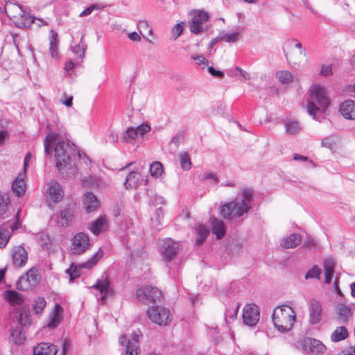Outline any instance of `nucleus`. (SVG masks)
<instances>
[{"label": "nucleus", "mask_w": 355, "mask_h": 355, "mask_svg": "<svg viewBox=\"0 0 355 355\" xmlns=\"http://www.w3.org/2000/svg\"><path fill=\"white\" fill-rule=\"evenodd\" d=\"M73 144L68 139H59L55 147V157L56 167L61 175L67 178H73L77 172V168L72 162Z\"/></svg>", "instance_id": "1"}, {"label": "nucleus", "mask_w": 355, "mask_h": 355, "mask_svg": "<svg viewBox=\"0 0 355 355\" xmlns=\"http://www.w3.org/2000/svg\"><path fill=\"white\" fill-rule=\"evenodd\" d=\"M272 322L277 329L281 332L289 331L295 321V313L288 306L276 307L272 315Z\"/></svg>", "instance_id": "2"}, {"label": "nucleus", "mask_w": 355, "mask_h": 355, "mask_svg": "<svg viewBox=\"0 0 355 355\" xmlns=\"http://www.w3.org/2000/svg\"><path fill=\"white\" fill-rule=\"evenodd\" d=\"M329 105L326 88L320 85H315L311 89L310 97L307 103L308 113L315 119L316 112L321 109L324 110Z\"/></svg>", "instance_id": "3"}, {"label": "nucleus", "mask_w": 355, "mask_h": 355, "mask_svg": "<svg viewBox=\"0 0 355 355\" xmlns=\"http://www.w3.org/2000/svg\"><path fill=\"white\" fill-rule=\"evenodd\" d=\"M250 208V205L241 201L239 198H236L228 203L221 205L220 211L225 218L232 220L243 216L248 212Z\"/></svg>", "instance_id": "4"}, {"label": "nucleus", "mask_w": 355, "mask_h": 355, "mask_svg": "<svg viewBox=\"0 0 355 355\" xmlns=\"http://www.w3.org/2000/svg\"><path fill=\"white\" fill-rule=\"evenodd\" d=\"M141 334L139 331H134L130 338L121 335L119 338V343L123 347V355H139L140 338Z\"/></svg>", "instance_id": "5"}, {"label": "nucleus", "mask_w": 355, "mask_h": 355, "mask_svg": "<svg viewBox=\"0 0 355 355\" xmlns=\"http://www.w3.org/2000/svg\"><path fill=\"white\" fill-rule=\"evenodd\" d=\"M137 298L138 300L149 305L150 304H155L160 302L162 300V293L157 288L152 286H145L137 291Z\"/></svg>", "instance_id": "6"}, {"label": "nucleus", "mask_w": 355, "mask_h": 355, "mask_svg": "<svg viewBox=\"0 0 355 355\" xmlns=\"http://www.w3.org/2000/svg\"><path fill=\"white\" fill-rule=\"evenodd\" d=\"M149 319L160 326H166L171 321L170 311L168 309L158 305H153L147 311Z\"/></svg>", "instance_id": "7"}, {"label": "nucleus", "mask_w": 355, "mask_h": 355, "mask_svg": "<svg viewBox=\"0 0 355 355\" xmlns=\"http://www.w3.org/2000/svg\"><path fill=\"white\" fill-rule=\"evenodd\" d=\"M19 214L20 210L19 209L14 216L15 222L12 223L6 222L0 225V248H5L12 233L20 228Z\"/></svg>", "instance_id": "8"}, {"label": "nucleus", "mask_w": 355, "mask_h": 355, "mask_svg": "<svg viewBox=\"0 0 355 355\" xmlns=\"http://www.w3.org/2000/svg\"><path fill=\"white\" fill-rule=\"evenodd\" d=\"M39 283V275L35 268L29 269L26 274L21 276L17 282V288L21 291H28Z\"/></svg>", "instance_id": "9"}, {"label": "nucleus", "mask_w": 355, "mask_h": 355, "mask_svg": "<svg viewBox=\"0 0 355 355\" xmlns=\"http://www.w3.org/2000/svg\"><path fill=\"white\" fill-rule=\"evenodd\" d=\"M91 288L96 290L99 293L100 297L98 299L102 303H104L107 298L114 295V291L110 285V281L107 275L98 279Z\"/></svg>", "instance_id": "10"}, {"label": "nucleus", "mask_w": 355, "mask_h": 355, "mask_svg": "<svg viewBox=\"0 0 355 355\" xmlns=\"http://www.w3.org/2000/svg\"><path fill=\"white\" fill-rule=\"evenodd\" d=\"M103 255L102 252H101V249H99L98 252H97L88 261L85 263H83L79 264L78 266L75 264H71L70 268L67 270V273L70 277V280L72 282L75 279L79 277L80 276V269L81 268H92L98 261L101 258Z\"/></svg>", "instance_id": "11"}, {"label": "nucleus", "mask_w": 355, "mask_h": 355, "mask_svg": "<svg viewBox=\"0 0 355 355\" xmlns=\"http://www.w3.org/2000/svg\"><path fill=\"white\" fill-rule=\"evenodd\" d=\"M180 247L179 243L173 241L170 238L163 240L160 247V252L163 260L165 261L173 260L180 250Z\"/></svg>", "instance_id": "12"}, {"label": "nucleus", "mask_w": 355, "mask_h": 355, "mask_svg": "<svg viewBox=\"0 0 355 355\" xmlns=\"http://www.w3.org/2000/svg\"><path fill=\"white\" fill-rule=\"evenodd\" d=\"M209 18L207 12L201 10H196L193 13V17L189 22V28L191 33L199 34L205 31L202 26Z\"/></svg>", "instance_id": "13"}, {"label": "nucleus", "mask_w": 355, "mask_h": 355, "mask_svg": "<svg viewBox=\"0 0 355 355\" xmlns=\"http://www.w3.org/2000/svg\"><path fill=\"white\" fill-rule=\"evenodd\" d=\"M89 246L88 236L83 232L76 234L72 239L71 252L73 254H80Z\"/></svg>", "instance_id": "14"}, {"label": "nucleus", "mask_w": 355, "mask_h": 355, "mask_svg": "<svg viewBox=\"0 0 355 355\" xmlns=\"http://www.w3.org/2000/svg\"><path fill=\"white\" fill-rule=\"evenodd\" d=\"M243 322L245 324L253 327L259 320V309L255 304H248L243 309Z\"/></svg>", "instance_id": "15"}, {"label": "nucleus", "mask_w": 355, "mask_h": 355, "mask_svg": "<svg viewBox=\"0 0 355 355\" xmlns=\"http://www.w3.org/2000/svg\"><path fill=\"white\" fill-rule=\"evenodd\" d=\"M148 182V177L143 178L137 171H132L127 175L124 186L126 189H135L142 184L146 185Z\"/></svg>", "instance_id": "16"}, {"label": "nucleus", "mask_w": 355, "mask_h": 355, "mask_svg": "<svg viewBox=\"0 0 355 355\" xmlns=\"http://www.w3.org/2000/svg\"><path fill=\"white\" fill-rule=\"evenodd\" d=\"M12 261L15 267L25 266L28 261V254L21 245L15 246L11 251Z\"/></svg>", "instance_id": "17"}, {"label": "nucleus", "mask_w": 355, "mask_h": 355, "mask_svg": "<svg viewBox=\"0 0 355 355\" xmlns=\"http://www.w3.org/2000/svg\"><path fill=\"white\" fill-rule=\"evenodd\" d=\"M309 322L311 324H316L320 322L322 318V307L320 303L313 299L309 305Z\"/></svg>", "instance_id": "18"}, {"label": "nucleus", "mask_w": 355, "mask_h": 355, "mask_svg": "<svg viewBox=\"0 0 355 355\" xmlns=\"http://www.w3.org/2000/svg\"><path fill=\"white\" fill-rule=\"evenodd\" d=\"M64 196L61 185L55 180L48 183V200L55 203L60 202Z\"/></svg>", "instance_id": "19"}, {"label": "nucleus", "mask_w": 355, "mask_h": 355, "mask_svg": "<svg viewBox=\"0 0 355 355\" xmlns=\"http://www.w3.org/2000/svg\"><path fill=\"white\" fill-rule=\"evenodd\" d=\"M303 345L307 352L314 355L322 354L326 349L325 346L320 340L314 338L304 340Z\"/></svg>", "instance_id": "20"}, {"label": "nucleus", "mask_w": 355, "mask_h": 355, "mask_svg": "<svg viewBox=\"0 0 355 355\" xmlns=\"http://www.w3.org/2000/svg\"><path fill=\"white\" fill-rule=\"evenodd\" d=\"M58 348L54 344L42 342L33 348L34 355H56Z\"/></svg>", "instance_id": "21"}, {"label": "nucleus", "mask_w": 355, "mask_h": 355, "mask_svg": "<svg viewBox=\"0 0 355 355\" xmlns=\"http://www.w3.org/2000/svg\"><path fill=\"white\" fill-rule=\"evenodd\" d=\"M340 112L344 118L355 120V101L349 100L342 103L340 105Z\"/></svg>", "instance_id": "22"}, {"label": "nucleus", "mask_w": 355, "mask_h": 355, "mask_svg": "<svg viewBox=\"0 0 355 355\" xmlns=\"http://www.w3.org/2000/svg\"><path fill=\"white\" fill-rule=\"evenodd\" d=\"M73 216V215L70 209L62 210L57 216V224L63 227H67L71 224Z\"/></svg>", "instance_id": "23"}, {"label": "nucleus", "mask_w": 355, "mask_h": 355, "mask_svg": "<svg viewBox=\"0 0 355 355\" xmlns=\"http://www.w3.org/2000/svg\"><path fill=\"white\" fill-rule=\"evenodd\" d=\"M302 241V238L298 234H291L288 236L284 238L281 241V245L286 249L294 248L299 245Z\"/></svg>", "instance_id": "24"}, {"label": "nucleus", "mask_w": 355, "mask_h": 355, "mask_svg": "<svg viewBox=\"0 0 355 355\" xmlns=\"http://www.w3.org/2000/svg\"><path fill=\"white\" fill-rule=\"evenodd\" d=\"M83 203L87 212L90 213L96 209L99 205L96 197L91 192L85 193Z\"/></svg>", "instance_id": "25"}, {"label": "nucleus", "mask_w": 355, "mask_h": 355, "mask_svg": "<svg viewBox=\"0 0 355 355\" xmlns=\"http://www.w3.org/2000/svg\"><path fill=\"white\" fill-rule=\"evenodd\" d=\"M4 298L12 306L19 305L23 301L22 295L18 292L13 290H7L3 293Z\"/></svg>", "instance_id": "26"}, {"label": "nucleus", "mask_w": 355, "mask_h": 355, "mask_svg": "<svg viewBox=\"0 0 355 355\" xmlns=\"http://www.w3.org/2000/svg\"><path fill=\"white\" fill-rule=\"evenodd\" d=\"M336 313L337 318L340 322H346L352 314L350 307L342 303L336 306Z\"/></svg>", "instance_id": "27"}, {"label": "nucleus", "mask_w": 355, "mask_h": 355, "mask_svg": "<svg viewBox=\"0 0 355 355\" xmlns=\"http://www.w3.org/2000/svg\"><path fill=\"white\" fill-rule=\"evenodd\" d=\"M63 309L59 304H55L54 309L51 314V319L50 322L48 324V327L51 329L55 328L62 320V313Z\"/></svg>", "instance_id": "28"}, {"label": "nucleus", "mask_w": 355, "mask_h": 355, "mask_svg": "<svg viewBox=\"0 0 355 355\" xmlns=\"http://www.w3.org/2000/svg\"><path fill=\"white\" fill-rule=\"evenodd\" d=\"M212 225V232L216 236L217 239H222L225 234V227L224 223L216 218H211Z\"/></svg>", "instance_id": "29"}, {"label": "nucleus", "mask_w": 355, "mask_h": 355, "mask_svg": "<svg viewBox=\"0 0 355 355\" xmlns=\"http://www.w3.org/2000/svg\"><path fill=\"white\" fill-rule=\"evenodd\" d=\"M10 336L14 344L23 345L26 340V336L21 327H17L10 329Z\"/></svg>", "instance_id": "30"}, {"label": "nucleus", "mask_w": 355, "mask_h": 355, "mask_svg": "<svg viewBox=\"0 0 355 355\" xmlns=\"http://www.w3.org/2000/svg\"><path fill=\"white\" fill-rule=\"evenodd\" d=\"M12 190L17 196H21L26 191V183L23 178L18 176L12 182Z\"/></svg>", "instance_id": "31"}, {"label": "nucleus", "mask_w": 355, "mask_h": 355, "mask_svg": "<svg viewBox=\"0 0 355 355\" xmlns=\"http://www.w3.org/2000/svg\"><path fill=\"white\" fill-rule=\"evenodd\" d=\"M50 37H49V52L53 58H57L58 57V34L53 30L50 31Z\"/></svg>", "instance_id": "32"}, {"label": "nucleus", "mask_w": 355, "mask_h": 355, "mask_svg": "<svg viewBox=\"0 0 355 355\" xmlns=\"http://www.w3.org/2000/svg\"><path fill=\"white\" fill-rule=\"evenodd\" d=\"M10 198L6 194H0V220L5 219L8 216V205Z\"/></svg>", "instance_id": "33"}, {"label": "nucleus", "mask_w": 355, "mask_h": 355, "mask_svg": "<svg viewBox=\"0 0 355 355\" xmlns=\"http://www.w3.org/2000/svg\"><path fill=\"white\" fill-rule=\"evenodd\" d=\"M107 227V219L105 217H100L93 222L89 227L91 232L95 234H98Z\"/></svg>", "instance_id": "34"}, {"label": "nucleus", "mask_w": 355, "mask_h": 355, "mask_svg": "<svg viewBox=\"0 0 355 355\" xmlns=\"http://www.w3.org/2000/svg\"><path fill=\"white\" fill-rule=\"evenodd\" d=\"M348 336V331L345 327L340 326L336 327L331 336V340L334 342H339L345 340Z\"/></svg>", "instance_id": "35"}, {"label": "nucleus", "mask_w": 355, "mask_h": 355, "mask_svg": "<svg viewBox=\"0 0 355 355\" xmlns=\"http://www.w3.org/2000/svg\"><path fill=\"white\" fill-rule=\"evenodd\" d=\"M20 12L22 13L20 21L17 22V26L20 28H28L31 26L32 24L35 22V17L26 14L21 8Z\"/></svg>", "instance_id": "36"}, {"label": "nucleus", "mask_w": 355, "mask_h": 355, "mask_svg": "<svg viewBox=\"0 0 355 355\" xmlns=\"http://www.w3.org/2000/svg\"><path fill=\"white\" fill-rule=\"evenodd\" d=\"M58 135L55 132H49L47 134L44 145V150L46 155H50L51 153V145L58 141Z\"/></svg>", "instance_id": "37"}, {"label": "nucleus", "mask_w": 355, "mask_h": 355, "mask_svg": "<svg viewBox=\"0 0 355 355\" xmlns=\"http://www.w3.org/2000/svg\"><path fill=\"white\" fill-rule=\"evenodd\" d=\"M275 76L282 84H288L294 81L293 76L287 70L277 71Z\"/></svg>", "instance_id": "38"}, {"label": "nucleus", "mask_w": 355, "mask_h": 355, "mask_svg": "<svg viewBox=\"0 0 355 355\" xmlns=\"http://www.w3.org/2000/svg\"><path fill=\"white\" fill-rule=\"evenodd\" d=\"M241 36V34L239 32L227 33L225 31H221L218 34V38L221 39V41H225V42H236L239 40Z\"/></svg>", "instance_id": "39"}, {"label": "nucleus", "mask_w": 355, "mask_h": 355, "mask_svg": "<svg viewBox=\"0 0 355 355\" xmlns=\"http://www.w3.org/2000/svg\"><path fill=\"white\" fill-rule=\"evenodd\" d=\"M197 239L196 243L200 245L208 236L209 231L208 228L204 225H198L196 227Z\"/></svg>", "instance_id": "40"}, {"label": "nucleus", "mask_w": 355, "mask_h": 355, "mask_svg": "<svg viewBox=\"0 0 355 355\" xmlns=\"http://www.w3.org/2000/svg\"><path fill=\"white\" fill-rule=\"evenodd\" d=\"M85 35L83 34L79 44L72 47L71 50L77 57L83 58L85 56V51L87 49V45L85 44L83 37Z\"/></svg>", "instance_id": "41"}, {"label": "nucleus", "mask_w": 355, "mask_h": 355, "mask_svg": "<svg viewBox=\"0 0 355 355\" xmlns=\"http://www.w3.org/2000/svg\"><path fill=\"white\" fill-rule=\"evenodd\" d=\"M18 321L21 326L27 327L31 323V315L28 309L24 308L18 317Z\"/></svg>", "instance_id": "42"}, {"label": "nucleus", "mask_w": 355, "mask_h": 355, "mask_svg": "<svg viewBox=\"0 0 355 355\" xmlns=\"http://www.w3.org/2000/svg\"><path fill=\"white\" fill-rule=\"evenodd\" d=\"M179 159L181 168L184 171H189L191 169L192 163L189 154L186 152L180 153L179 154Z\"/></svg>", "instance_id": "43"}, {"label": "nucleus", "mask_w": 355, "mask_h": 355, "mask_svg": "<svg viewBox=\"0 0 355 355\" xmlns=\"http://www.w3.org/2000/svg\"><path fill=\"white\" fill-rule=\"evenodd\" d=\"M285 128L287 133L293 135L300 130V125L297 121L288 120L285 121Z\"/></svg>", "instance_id": "44"}, {"label": "nucleus", "mask_w": 355, "mask_h": 355, "mask_svg": "<svg viewBox=\"0 0 355 355\" xmlns=\"http://www.w3.org/2000/svg\"><path fill=\"white\" fill-rule=\"evenodd\" d=\"M139 136L137 128H129L123 134L121 141L123 142H130V140H135Z\"/></svg>", "instance_id": "45"}, {"label": "nucleus", "mask_w": 355, "mask_h": 355, "mask_svg": "<svg viewBox=\"0 0 355 355\" xmlns=\"http://www.w3.org/2000/svg\"><path fill=\"white\" fill-rule=\"evenodd\" d=\"M149 171L152 176L158 178L163 173V166L159 162H155L150 165Z\"/></svg>", "instance_id": "46"}, {"label": "nucleus", "mask_w": 355, "mask_h": 355, "mask_svg": "<svg viewBox=\"0 0 355 355\" xmlns=\"http://www.w3.org/2000/svg\"><path fill=\"white\" fill-rule=\"evenodd\" d=\"M46 304V300L44 297H37L33 305V309L36 314H39L42 312L44 309L45 308Z\"/></svg>", "instance_id": "47"}, {"label": "nucleus", "mask_w": 355, "mask_h": 355, "mask_svg": "<svg viewBox=\"0 0 355 355\" xmlns=\"http://www.w3.org/2000/svg\"><path fill=\"white\" fill-rule=\"evenodd\" d=\"M322 270L318 267V266L315 265L312 268L309 270L306 275H305V279H320V275H321Z\"/></svg>", "instance_id": "48"}, {"label": "nucleus", "mask_w": 355, "mask_h": 355, "mask_svg": "<svg viewBox=\"0 0 355 355\" xmlns=\"http://www.w3.org/2000/svg\"><path fill=\"white\" fill-rule=\"evenodd\" d=\"M104 8L101 4L100 3H94L91 5L90 6L87 7L86 9H85L80 15L79 17H83L85 16L89 15L94 10H101Z\"/></svg>", "instance_id": "49"}, {"label": "nucleus", "mask_w": 355, "mask_h": 355, "mask_svg": "<svg viewBox=\"0 0 355 355\" xmlns=\"http://www.w3.org/2000/svg\"><path fill=\"white\" fill-rule=\"evenodd\" d=\"M253 191L250 189H244L242 191V198H239L241 201L249 204L252 200Z\"/></svg>", "instance_id": "50"}, {"label": "nucleus", "mask_w": 355, "mask_h": 355, "mask_svg": "<svg viewBox=\"0 0 355 355\" xmlns=\"http://www.w3.org/2000/svg\"><path fill=\"white\" fill-rule=\"evenodd\" d=\"M183 31V26L182 24L178 23L174 26L172 28V37H173V40H177L182 34Z\"/></svg>", "instance_id": "51"}, {"label": "nucleus", "mask_w": 355, "mask_h": 355, "mask_svg": "<svg viewBox=\"0 0 355 355\" xmlns=\"http://www.w3.org/2000/svg\"><path fill=\"white\" fill-rule=\"evenodd\" d=\"M287 43L290 46L294 45L295 48L299 49H300L299 53H300V55H304V56L306 55V51H305V49H302V45L301 42H300L298 40H297L295 39H293L291 40H288Z\"/></svg>", "instance_id": "52"}, {"label": "nucleus", "mask_w": 355, "mask_h": 355, "mask_svg": "<svg viewBox=\"0 0 355 355\" xmlns=\"http://www.w3.org/2000/svg\"><path fill=\"white\" fill-rule=\"evenodd\" d=\"M324 269L334 270L335 260L333 257H328L324 261Z\"/></svg>", "instance_id": "53"}, {"label": "nucleus", "mask_w": 355, "mask_h": 355, "mask_svg": "<svg viewBox=\"0 0 355 355\" xmlns=\"http://www.w3.org/2000/svg\"><path fill=\"white\" fill-rule=\"evenodd\" d=\"M332 74V68L331 65L323 64L321 67L320 75L322 76H329Z\"/></svg>", "instance_id": "54"}, {"label": "nucleus", "mask_w": 355, "mask_h": 355, "mask_svg": "<svg viewBox=\"0 0 355 355\" xmlns=\"http://www.w3.org/2000/svg\"><path fill=\"white\" fill-rule=\"evenodd\" d=\"M191 59L197 61L196 62L197 65H200V64H205L206 66L208 65L207 60H206L205 58L202 55H192Z\"/></svg>", "instance_id": "55"}, {"label": "nucleus", "mask_w": 355, "mask_h": 355, "mask_svg": "<svg viewBox=\"0 0 355 355\" xmlns=\"http://www.w3.org/2000/svg\"><path fill=\"white\" fill-rule=\"evenodd\" d=\"M338 355H355V346L345 347Z\"/></svg>", "instance_id": "56"}, {"label": "nucleus", "mask_w": 355, "mask_h": 355, "mask_svg": "<svg viewBox=\"0 0 355 355\" xmlns=\"http://www.w3.org/2000/svg\"><path fill=\"white\" fill-rule=\"evenodd\" d=\"M137 133L141 137H143L146 133L150 130V127L148 125H142L137 128Z\"/></svg>", "instance_id": "57"}, {"label": "nucleus", "mask_w": 355, "mask_h": 355, "mask_svg": "<svg viewBox=\"0 0 355 355\" xmlns=\"http://www.w3.org/2000/svg\"><path fill=\"white\" fill-rule=\"evenodd\" d=\"M324 270V282L326 284H330L332 279V277L334 275V270Z\"/></svg>", "instance_id": "58"}, {"label": "nucleus", "mask_w": 355, "mask_h": 355, "mask_svg": "<svg viewBox=\"0 0 355 355\" xmlns=\"http://www.w3.org/2000/svg\"><path fill=\"white\" fill-rule=\"evenodd\" d=\"M207 70L214 76H216L218 78H223L224 76V73L223 71L216 70L212 67H208Z\"/></svg>", "instance_id": "59"}, {"label": "nucleus", "mask_w": 355, "mask_h": 355, "mask_svg": "<svg viewBox=\"0 0 355 355\" xmlns=\"http://www.w3.org/2000/svg\"><path fill=\"white\" fill-rule=\"evenodd\" d=\"M128 37L133 42H139L141 40V37L137 32L129 33Z\"/></svg>", "instance_id": "60"}, {"label": "nucleus", "mask_w": 355, "mask_h": 355, "mask_svg": "<svg viewBox=\"0 0 355 355\" xmlns=\"http://www.w3.org/2000/svg\"><path fill=\"white\" fill-rule=\"evenodd\" d=\"M69 341L67 339H65L62 344V350L61 355H66L67 352L68 351L69 348Z\"/></svg>", "instance_id": "61"}, {"label": "nucleus", "mask_w": 355, "mask_h": 355, "mask_svg": "<svg viewBox=\"0 0 355 355\" xmlns=\"http://www.w3.org/2000/svg\"><path fill=\"white\" fill-rule=\"evenodd\" d=\"M205 179H212L215 182H218V179L216 174L211 173H207L205 175Z\"/></svg>", "instance_id": "62"}, {"label": "nucleus", "mask_w": 355, "mask_h": 355, "mask_svg": "<svg viewBox=\"0 0 355 355\" xmlns=\"http://www.w3.org/2000/svg\"><path fill=\"white\" fill-rule=\"evenodd\" d=\"M31 159V153H28L25 156L24 161V170H26L27 166H28V163H29Z\"/></svg>", "instance_id": "63"}, {"label": "nucleus", "mask_w": 355, "mask_h": 355, "mask_svg": "<svg viewBox=\"0 0 355 355\" xmlns=\"http://www.w3.org/2000/svg\"><path fill=\"white\" fill-rule=\"evenodd\" d=\"M181 139L182 137L180 136L176 135L172 139L171 142L175 144V146H178Z\"/></svg>", "instance_id": "64"}]
</instances>
